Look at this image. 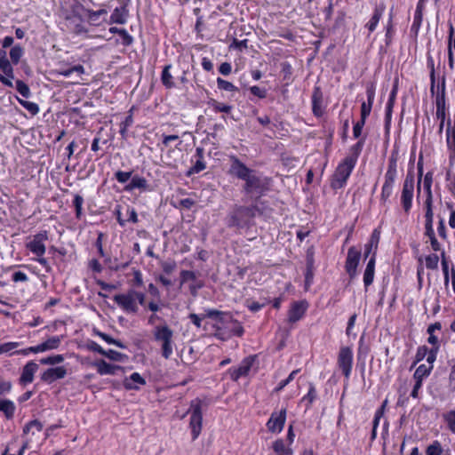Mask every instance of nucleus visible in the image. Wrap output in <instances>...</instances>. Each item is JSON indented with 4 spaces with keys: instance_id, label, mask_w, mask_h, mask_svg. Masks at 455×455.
Returning a JSON list of instances; mask_svg holds the SVG:
<instances>
[{
    "instance_id": "2eb2a0df",
    "label": "nucleus",
    "mask_w": 455,
    "mask_h": 455,
    "mask_svg": "<svg viewBox=\"0 0 455 455\" xmlns=\"http://www.w3.org/2000/svg\"><path fill=\"white\" fill-rule=\"evenodd\" d=\"M230 159L232 162L229 170L230 174L235 175L238 179L245 181V180L251 172H253V171L243 164L236 156H231Z\"/></svg>"
},
{
    "instance_id": "79ce46f5",
    "label": "nucleus",
    "mask_w": 455,
    "mask_h": 455,
    "mask_svg": "<svg viewBox=\"0 0 455 455\" xmlns=\"http://www.w3.org/2000/svg\"><path fill=\"white\" fill-rule=\"evenodd\" d=\"M95 333L99 337H100L103 340H105L108 344L116 345V347H118L120 348H126V346L124 344H123L120 340L115 339L104 332L97 331Z\"/></svg>"
},
{
    "instance_id": "dca6fc26",
    "label": "nucleus",
    "mask_w": 455,
    "mask_h": 455,
    "mask_svg": "<svg viewBox=\"0 0 455 455\" xmlns=\"http://www.w3.org/2000/svg\"><path fill=\"white\" fill-rule=\"evenodd\" d=\"M66 375L67 369L64 366H57L45 370L41 375V379L50 384L57 379L65 378Z\"/></svg>"
},
{
    "instance_id": "412c9836",
    "label": "nucleus",
    "mask_w": 455,
    "mask_h": 455,
    "mask_svg": "<svg viewBox=\"0 0 455 455\" xmlns=\"http://www.w3.org/2000/svg\"><path fill=\"white\" fill-rule=\"evenodd\" d=\"M446 142L450 154V161L452 162L455 160V122L454 124L451 125V119H448L447 122V129H446Z\"/></svg>"
},
{
    "instance_id": "ea45409f",
    "label": "nucleus",
    "mask_w": 455,
    "mask_h": 455,
    "mask_svg": "<svg viewBox=\"0 0 455 455\" xmlns=\"http://www.w3.org/2000/svg\"><path fill=\"white\" fill-rule=\"evenodd\" d=\"M64 361L62 355H55L40 359V363L45 365H56Z\"/></svg>"
},
{
    "instance_id": "423d86ee",
    "label": "nucleus",
    "mask_w": 455,
    "mask_h": 455,
    "mask_svg": "<svg viewBox=\"0 0 455 455\" xmlns=\"http://www.w3.org/2000/svg\"><path fill=\"white\" fill-rule=\"evenodd\" d=\"M397 176L396 162L391 159L387 172L385 174V180L381 189L380 200L383 204L388 200L393 193L395 181Z\"/></svg>"
},
{
    "instance_id": "a18cd8bd",
    "label": "nucleus",
    "mask_w": 455,
    "mask_h": 455,
    "mask_svg": "<svg viewBox=\"0 0 455 455\" xmlns=\"http://www.w3.org/2000/svg\"><path fill=\"white\" fill-rule=\"evenodd\" d=\"M213 327L215 329L214 335L217 339L227 340L230 338L229 333L226 331V329H224V326L221 323H215Z\"/></svg>"
},
{
    "instance_id": "69168bd1",
    "label": "nucleus",
    "mask_w": 455,
    "mask_h": 455,
    "mask_svg": "<svg viewBox=\"0 0 455 455\" xmlns=\"http://www.w3.org/2000/svg\"><path fill=\"white\" fill-rule=\"evenodd\" d=\"M250 91L253 95H255L260 99H264L267 95V92L264 89H261L260 87L256 86V85L251 86L250 88Z\"/></svg>"
},
{
    "instance_id": "f257e3e1",
    "label": "nucleus",
    "mask_w": 455,
    "mask_h": 455,
    "mask_svg": "<svg viewBox=\"0 0 455 455\" xmlns=\"http://www.w3.org/2000/svg\"><path fill=\"white\" fill-rule=\"evenodd\" d=\"M355 166V156H346L344 160L337 166L332 179L331 187L333 189L342 188L349 178L352 171Z\"/></svg>"
},
{
    "instance_id": "7c9ffc66",
    "label": "nucleus",
    "mask_w": 455,
    "mask_h": 455,
    "mask_svg": "<svg viewBox=\"0 0 455 455\" xmlns=\"http://www.w3.org/2000/svg\"><path fill=\"white\" fill-rule=\"evenodd\" d=\"M272 448L275 454L292 455V449L286 445L283 439H278L273 443Z\"/></svg>"
},
{
    "instance_id": "49530a36",
    "label": "nucleus",
    "mask_w": 455,
    "mask_h": 455,
    "mask_svg": "<svg viewBox=\"0 0 455 455\" xmlns=\"http://www.w3.org/2000/svg\"><path fill=\"white\" fill-rule=\"evenodd\" d=\"M211 106L216 112H223V113H229L232 109V107L229 105H226L224 103H220L217 100H212L211 101Z\"/></svg>"
},
{
    "instance_id": "864d4df0",
    "label": "nucleus",
    "mask_w": 455,
    "mask_h": 455,
    "mask_svg": "<svg viewBox=\"0 0 455 455\" xmlns=\"http://www.w3.org/2000/svg\"><path fill=\"white\" fill-rule=\"evenodd\" d=\"M443 419L448 425L449 429L452 432L455 429V411H451L443 415Z\"/></svg>"
},
{
    "instance_id": "7ed1b4c3",
    "label": "nucleus",
    "mask_w": 455,
    "mask_h": 455,
    "mask_svg": "<svg viewBox=\"0 0 455 455\" xmlns=\"http://www.w3.org/2000/svg\"><path fill=\"white\" fill-rule=\"evenodd\" d=\"M254 217V210L251 207L236 206L228 215V226L229 228H243L248 226Z\"/></svg>"
},
{
    "instance_id": "c9c22d12",
    "label": "nucleus",
    "mask_w": 455,
    "mask_h": 455,
    "mask_svg": "<svg viewBox=\"0 0 455 455\" xmlns=\"http://www.w3.org/2000/svg\"><path fill=\"white\" fill-rule=\"evenodd\" d=\"M170 68L171 65L165 66L161 76L162 83L166 88L174 87V82L172 80V76L170 73Z\"/></svg>"
},
{
    "instance_id": "de8ad7c7",
    "label": "nucleus",
    "mask_w": 455,
    "mask_h": 455,
    "mask_svg": "<svg viewBox=\"0 0 455 455\" xmlns=\"http://www.w3.org/2000/svg\"><path fill=\"white\" fill-rule=\"evenodd\" d=\"M427 455H442L443 448L438 441H435L427 449Z\"/></svg>"
},
{
    "instance_id": "39448f33",
    "label": "nucleus",
    "mask_w": 455,
    "mask_h": 455,
    "mask_svg": "<svg viewBox=\"0 0 455 455\" xmlns=\"http://www.w3.org/2000/svg\"><path fill=\"white\" fill-rule=\"evenodd\" d=\"M189 411L191 413L189 427L191 428L192 438L196 440L202 430V401L199 399L193 400L190 404Z\"/></svg>"
},
{
    "instance_id": "4468645a",
    "label": "nucleus",
    "mask_w": 455,
    "mask_h": 455,
    "mask_svg": "<svg viewBox=\"0 0 455 455\" xmlns=\"http://www.w3.org/2000/svg\"><path fill=\"white\" fill-rule=\"evenodd\" d=\"M254 359L251 356L244 358L238 367H233L228 370V372L230 373V377L233 380L236 381L241 377L246 376L252 364H253Z\"/></svg>"
},
{
    "instance_id": "f03ea898",
    "label": "nucleus",
    "mask_w": 455,
    "mask_h": 455,
    "mask_svg": "<svg viewBox=\"0 0 455 455\" xmlns=\"http://www.w3.org/2000/svg\"><path fill=\"white\" fill-rule=\"evenodd\" d=\"M153 335L155 339L161 343L162 356L169 359L173 353V331L164 323L156 326Z\"/></svg>"
},
{
    "instance_id": "58836bf2",
    "label": "nucleus",
    "mask_w": 455,
    "mask_h": 455,
    "mask_svg": "<svg viewBox=\"0 0 455 455\" xmlns=\"http://www.w3.org/2000/svg\"><path fill=\"white\" fill-rule=\"evenodd\" d=\"M24 53V50L20 45H14L10 51V58L12 62L16 65L19 63Z\"/></svg>"
},
{
    "instance_id": "774afa93",
    "label": "nucleus",
    "mask_w": 455,
    "mask_h": 455,
    "mask_svg": "<svg viewBox=\"0 0 455 455\" xmlns=\"http://www.w3.org/2000/svg\"><path fill=\"white\" fill-rule=\"evenodd\" d=\"M12 281L17 282H27L28 281V275L21 271H17L12 274Z\"/></svg>"
},
{
    "instance_id": "bb28decb",
    "label": "nucleus",
    "mask_w": 455,
    "mask_h": 455,
    "mask_svg": "<svg viewBox=\"0 0 455 455\" xmlns=\"http://www.w3.org/2000/svg\"><path fill=\"white\" fill-rule=\"evenodd\" d=\"M135 188L148 190V180L144 177L139 175L132 176L131 182L124 187V190L130 192Z\"/></svg>"
},
{
    "instance_id": "ddd939ff",
    "label": "nucleus",
    "mask_w": 455,
    "mask_h": 455,
    "mask_svg": "<svg viewBox=\"0 0 455 455\" xmlns=\"http://www.w3.org/2000/svg\"><path fill=\"white\" fill-rule=\"evenodd\" d=\"M286 419V410L283 409L279 412H273L269 418L267 427L272 433H280L284 426Z\"/></svg>"
},
{
    "instance_id": "8fccbe9b",
    "label": "nucleus",
    "mask_w": 455,
    "mask_h": 455,
    "mask_svg": "<svg viewBox=\"0 0 455 455\" xmlns=\"http://www.w3.org/2000/svg\"><path fill=\"white\" fill-rule=\"evenodd\" d=\"M16 90L25 98L31 94L29 87L21 80L16 81Z\"/></svg>"
},
{
    "instance_id": "9d476101",
    "label": "nucleus",
    "mask_w": 455,
    "mask_h": 455,
    "mask_svg": "<svg viewBox=\"0 0 455 455\" xmlns=\"http://www.w3.org/2000/svg\"><path fill=\"white\" fill-rule=\"evenodd\" d=\"M338 366L346 379H349L353 366V352L349 347H341L338 355Z\"/></svg>"
},
{
    "instance_id": "b1692460",
    "label": "nucleus",
    "mask_w": 455,
    "mask_h": 455,
    "mask_svg": "<svg viewBox=\"0 0 455 455\" xmlns=\"http://www.w3.org/2000/svg\"><path fill=\"white\" fill-rule=\"evenodd\" d=\"M367 102L363 101L361 106V119L366 120L371 111L375 92L372 87H368L367 91Z\"/></svg>"
},
{
    "instance_id": "6ab92c4d",
    "label": "nucleus",
    "mask_w": 455,
    "mask_h": 455,
    "mask_svg": "<svg viewBox=\"0 0 455 455\" xmlns=\"http://www.w3.org/2000/svg\"><path fill=\"white\" fill-rule=\"evenodd\" d=\"M38 368V364L34 361H29L27 363L22 369V372L20 377V383L22 385H27L33 382L34 374L37 371Z\"/></svg>"
},
{
    "instance_id": "20e7f679",
    "label": "nucleus",
    "mask_w": 455,
    "mask_h": 455,
    "mask_svg": "<svg viewBox=\"0 0 455 455\" xmlns=\"http://www.w3.org/2000/svg\"><path fill=\"white\" fill-rule=\"evenodd\" d=\"M48 240V234L46 231H42L33 236V238L27 243V248L38 258L36 261L44 267L48 269L49 264L44 254L45 253V241Z\"/></svg>"
},
{
    "instance_id": "13d9d810",
    "label": "nucleus",
    "mask_w": 455,
    "mask_h": 455,
    "mask_svg": "<svg viewBox=\"0 0 455 455\" xmlns=\"http://www.w3.org/2000/svg\"><path fill=\"white\" fill-rule=\"evenodd\" d=\"M118 35L120 36L124 45H130L132 44L133 38L125 29L118 31Z\"/></svg>"
},
{
    "instance_id": "4c0bfd02",
    "label": "nucleus",
    "mask_w": 455,
    "mask_h": 455,
    "mask_svg": "<svg viewBox=\"0 0 455 455\" xmlns=\"http://www.w3.org/2000/svg\"><path fill=\"white\" fill-rule=\"evenodd\" d=\"M227 314L215 310V309H207L205 310V314L204 315V318L208 317L216 320V323H221L224 320Z\"/></svg>"
},
{
    "instance_id": "6e6d98bb",
    "label": "nucleus",
    "mask_w": 455,
    "mask_h": 455,
    "mask_svg": "<svg viewBox=\"0 0 455 455\" xmlns=\"http://www.w3.org/2000/svg\"><path fill=\"white\" fill-rule=\"evenodd\" d=\"M196 279V274L193 271L182 270L180 273V283L183 284L188 281Z\"/></svg>"
},
{
    "instance_id": "473e14b6",
    "label": "nucleus",
    "mask_w": 455,
    "mask_h": 455,
    "mask_svg": "<svg viewBox=\"0 0 455 455\" xmlns=\"http://www.w3.org/2000/svg\"><path fill=\"white\" fill-rule=\"evenodd\" d=\"M43 430V424L37 420L34 419L29 421L23 428V435H28L31 433L35 435L36 433H40Z\"/></svg>"
},
{
    "instance_id": "c03bdc74",
    "label": "nucleus",
    "mask_w": 455,
    "mask_h": 455,
    "mask_svg": "<svg viewBox=\"0 0 455 455\" xmlns=\"http://www.w3.org/2000/svg\"><path fill=\"white\" fill-rule=\"evenodd\" d=\"M217 85L220 90L227 92H237L238 89L232 83L226 81L220 77L217 78Z\"/></svg>"
},
{
    "instance_id": "338daca9",
    "label": "nucleus",
    "mask_w": 455,
    "mask_h": 455,
    "mask_svg": "<svg viewBox=\"0 0 455 455\" xmlns=\"http://www.w3.org/2000/svg\"><path fill=\"white\" fill-rule=\"evenodd\" d=\"M127 221L137 223L139 221L138 220V214L134 208L128 207L127 208Z\"/></svg>"
},
{
    "instance_id": "6e6552de",
    "label": "nucleus",
    "mask_w": 455,
    "mask_h": 455,
    "mask_svg": "<svg viewBox=\"0 0 455 455\" xmlns=\"http://www.w3.org/2000/svg\"><path fill=\"white\" fill-rule=\"evenodd\" d=\"M270 180L268 178H262L251 172L245 180L244 190L247 193L263 194L268 189Z\"/></svg>"
},
{
    "instance_id": "f3484780",
    "label": "nucleus",
    "mask_w": 455,
    "mask_h": 455,
    "mask_svg": "<svg viewBox=\"0 0 455 455\" xmlns=\"http://www.w3.org/2000/svg\"><path fill=\"white\" fill-rule=\"evenodd\" d=\"M307 308L306 301H295L291 304L288 312V321L290 323H296L300 320Z\"/></svg>"
},
{
    "instance_id": "a878e982",
    "label": "nucleus",
    "mask_w": 455,
    "mask_h": 455,
    "mask_svg": "<svg viewBox=\"0 0 455 455\" xmlns=\"http://www.w3.org/2000/svg\"><path fill=\"white\" fill-rule=\"evenodd\" d=\"M375 252H373V255L369 259L363 273V283L366 288L373 283L375 273Z\"/></svg>"
},
{
    "instance_id": "e2e57ef3",
    "label": "nucleus",
    "mask_w": 455,
    "mask_h": 455,
    "mask_svg": "<svg viewBox=\"0 0 455 455\" xmlns=\"http://www.w3.org/2000/svg\"><path fill=\"white\" fill-rule=\"evenodd\" d=\"M365 121L366 120H363V119H360V121H358L355 125H354V128H353V135L355 138H359L361 133H362V130L364 126V124H365Z\"/></svg>"
},
{
    "instance_id": "f8f14e48",
    "label": "nucleus",
    "mask_w": 455,
    "mask_h": 455,
    "mask_svg": "<svg viewBox=\"0 0 455 455\" xmlns=\"http://www.w3.org/2000/svg\"><path fill=\"white\" fill-rule=\"evenodd\" d=\"M414 191L413 176L407 175L403 185L401 202L405 212H409L412 205V197Z\"/></svg>"
},
{
    "instance_id": "aec40b11",
    "label": "nucleus",
    "mask_w": 455,
    "mask_h": 455,
    "mask_svg": "<svg viewBox=\"0 0 455 455\" xmlns=\"http://www.w3.org/2000/svg\"><path fill=\"white\" fill-rule=\"evenodd\" d=\"M92 365L100 375H115L117 371H123V367L108 363L104 360L95 362Z\"/></svg>"
},
{
    "instance_id": "4be33fe9",
    "label": "nucleus",
    "mask_w": 455,
    "mask_h": 455,
    "mask_svg": "<svg viewBox=\"0 0 455 455\" xmlns=\"http://www.w3.org/2000/svg\"><path fill=\"white\" fill-rule=\"evenodd\" d=\"M130 2V0H122L123 4L120 7H116L111 16V22L116 24H124L126 22L127 18V9L126 5Z\"/></svg>"
},
{
    "instance_id": "bf43d9fd",
    "label": "nucleus",
    "mask_w": 455,
    "mask_h": 455,
    "mask_svg": "<svg viewBox=\"0 0 455 455\" xmlns=\"http://www.w3.org/2000/svg\"><path fill=\"white\" fill-rule=\"evenodd\" d=\"M73 203H74V206L76 208V217L79 218L82 213V206L84 204V198L81 196L76 195L74 198Z\"/></svg>"
},
{
    "instance_id": "72a5a7b5",
    "label": "nucleus",
    "mask_w": 455,
    "mask_h": 455,
    "mask_svg": "<svg viewBox=\"0 0 455 455\" xmlns=\"http://www.w3.org/2000/svg\"><path fill=\"white\" fill-rule=\"evenodd\" d=\"M432 366H427L426 364H420L413 374L415 381L422 383L423 379L430 374Z\"/></svg>"
},
{
    "instance_id": "cd10ccee",
    "label": "nucleus",
    "mask_w": 455,
    "mask_h": 455,
    "mask_svg": "<svg viewBox=\"0 0 455 455\" xmlns=\"http://www.w3.org/2000/svg\"><path fill=\"white\" fill-rule=\"evenodd\" d=\"M15 411L16 406L12 401L9 399H0V411L7 419H12L14 417Z\"/></svg>"
},
{
    "instance_id": "3c124183",
    "label": "nucleus",
    "mask_w": 455,
    "mask_h": 455,
    "mask_svg": "<svg viewBox=\"0 0 455 455\" xmlns=\"http://www.w3.org/2000/svg\"><path fill=\"white\" fill-rule=\"evenodd\" d=\"M439 257L436 254H431L426 257V267L428 269H436L438 267Z\"/></svg>"
},
{
    "instance_id": "052dcab7",
    "label": "nucleus",
    "mask_w": 455,
    "mask_h": 455,
    "mask_svg": "<svg viewBox=\"0 0 455 455\" xmlns=\"http://www.w3.org/2000/svg\"><path fill=\"white\" fill-rule=\"evenodd\" d=\"M12 385L11 381L1 380L0 381V396L4 395L12 390Z\"/></svg>"
},
{
    "instance_id": "a19ab883",
    "label": "nucleus",
    "mask_w": 455,
    "mask_h": 455,
    "mask_svg": "<svg viewBox=\"0 0 455 455\" xmlns=\"http://www.w3.org/2000/svg\"><path fill=\"white\" fill-rule=\"evenodd\" d=\"M299 369L292 371L285 379H283L282 381H280V383L274 389V391L275 393H278L281 390H283L288 384H290L294 379L295 376L299 373Z\"/></svg>"
},
{
    "instance_id": "5fc2aeb1",
    "label": "nucleus",
    "mask_w": 455,
    "mask_h": 455,
    "mask_svg": "<svg viewBox=\"0 0 455 455\" xmlns=\"http://www.w3.org/2000/svg\"><path fill=\"white\" fill-rule=\"evenodd\" d=\"M132 172L117 171L115 177L119 183H126L132 178Z\"/></svg>"
},
{
    "instance_id": "c85d7f7f",
    "label": "nucleus",
    "mask_w": 455,
    "mask_h": 455,
    "mask_svg": "<svg viewBox=\"0 0 455 455\" xmlns=\"http://www.w3.org/2000/svg\"><path fill=\"white\" fill-rule=\"evenodd\" d=\"M312 106L315 116H321L323 115L322 92L319 88H315L313 92Z\"/></svg>"
},
{
    "instance_id": "1a4fd4ad",
    "label": "nucleus",
    "mask_w": 455,
    "mask_h": 455,
    "mask_svg": "<svg viewBox=\"0 0 455 455\" xmlns=\"http://www.w3.org/2000/svg\"><path fill=\"white\" fill-rule=\"evenodd\" d=\"M61 339H62L61 336H52L37 346L29 347L28 348L21 349V350H17V351L13 352V354H20L23 355H27L29 353H41V352H45L48 350L56 349L60 347V345L61 343Z\"/></svg>"
},
{
    "instance_id": "603ef678",
    "label": "nucleus",
    "mask_w": 455,
    "mask_h": 455,
    "mask_svg": "<svg viewBox=\"0 0 455 455\" xmlns=\"http://www.w3.org/2000/svg\"><path fill=\"white\" fill-rule=\"evenodd\" d=\"M20 347L19 342H7L0 345V354H12V351Z\"/></svg>"
},
{
    "instance_id": "c756f323",
    "label": "nucleus",
    "mask_w": 455,
    "mask_h": 455,
    "mask_svg": "<svg viewBox=\"0 0 455 455\" xmlns=\"http://www.w3.org/2000/svg\"><path fill=\"white\" fill-rule=\"evenodd\" d=\"M0 69L8 77L14 78L13 68L6 57V52L4 50L0 52Z\"/></svg>"
},
{
    "instance_id": "9b49d317",
    "label": "nucleus",
    "mask_w": 455,
    "mask_h": 455,
    "mask_svg": "<svg viewBox=\"0 0 455 455\" xmlns=\"http://www.w3.org/2000/svg\"><path fill=\"white\" fill-rule=\"evenodd\" d=\"M361 250L352 246L347 251L345 263V268L350 279H354L357 275V267L361 259Z\"/></svg>"
},
{
    "instance_id": "a211bd4d",
    "label": "nucleus",
    "mask_w": 455,
    "mask_h": 455,
    "mask_svg": "<svg viewBox=\"0 0 455 455\" xmlns=\"http://www.w3.org/2000/svg\"><path fill=\"white\" fill-rule=\"evenodd\" d=\"M221 324L224 326V329H226V331L229 333L230 338L234 335L240 337L243 334V328L241 323L238 321L233 319L228 314L222 321Z\"/></svg>"
},
{
    "instance_id": "f704fd0d",
    "label": "nucleus",
    "mask_w": 455,
    "mask_h": 455,
    "mask_svg": "<svg viewBox=\"0 0 455 455\" xmlns=\"http://www.w3.org/2000/svg\"><path fill=\"white\" fill-rule=\"evenodd\" d=\"M317 397V393L315 387L313 383H309V389L306 395H304L301 399V403L306 402L307 403V409L310 408L311 404L314 403V401Z\"/></svg>"
},
{
    "instance_id": "e433bc0d",
    "label": "nucleus",
    "mask_w": 455,
    "mask_h": 455,
    "mask_svg": "<svg viewBox=\"0 0 455 455\" xmlns=\"http://www.w3.org/2000/svg\"><path fill=\"white\" fill-rule=\"evenodd\" d=\"M381 16H382V10L376 8L374 10L373 15L371 18L370 21L366 24V27L368 28L370 32H372L375 30Z\"/></svg>"
},
{
    "instance_id": "37998d69",
    "label": "nucleus",
    "mask_w": 455,
    "mask_h": 455,
    "mask_svg": "<svg viewBox=\"0 0 455 455\" xmlns=\"http://www.w3.org/2000/svg\"><path fill=\"white\" fill-rule=\"evenodd\" d=\"M19 103L26 108L30 114L36 115L39 112V107L36 103L24 100L18 98Z\"/></svg>"
},
{
    "instance_id": "5701e85b",
    "label": "nucleus",
    "mask_w": 455,
    "mask_h": 455,
    "mask_svg": "<svg viewBox=\"0 0 455 455\" xmlns=\"http://www.w3.org/2000/svg\"><path fill=\"white\" fill-rule=\"evenodd\" d=\"M146 384V380L138 372H133L130 377L124 380V387L127 390H138Z\"/></svg>"
},
{
    "instance_id": "09e8293b",
    "label": "nucleus",
    "mask_w": 455,
    "mask_h": 455,
    "mask_svg": "<svg viewBox=\"0 0 455 455\" xmlns=\"http://www.w3.org/2000/svg\"><path fill=\"white\" fill-rule=\"evenodd\" d=\"M104 356L116 362H121L126 357L125 355L112 349L105 350Z\"/></svg>"
},
{
    "instance_id": "680f3d73",
    "label": "nucleus",
    "mask_w": 455,
    "mask_h": 455,
    "mask_svg": "<svg viewBox=\"0 0 455 455\" xmlns=\"http://www.w3.org/2000/svg\"><path fill=\"white\" fill-rule=\"evenodd\" d=\"M363 141L360 140L351 148V153L347 156H355V163L357 162L358 156L362 150Z\"/></svg>"
},
{
    "instance_id": "4d7b16f0",
    "label": "nucleus",
    "mask_w": 455,
    "mask_h": 455,
    "mask_svg": "<svg viewBox=\"0 0 455 455\" xmlns=\"http://www.w3.org/2000/svg\"><path fill=\"white\" fill-rule=\"evenodd\" d=\"M426 214H434L433 212V195L432 191L427 192V198L425 201Z\"/></svg>"
},
{
    "instance_id": "0e129e2a",
    "label": "nucleus",
    "mask_w": 455,
    "mask_h": 455,
    "mask_svg": "<svg viewBox=\"0 0 455 455\" xmlns=\"http://www.w3.org/2000/svg\"><path fill=\"white\" fill-rule=\"evenodd\" d=\"M162 268L164 273L171 274L176 268V263L174 261H164L162 263Z\"/></svg>"
},
{
    "instance_id": "393cba45",
    "label": "nucleus",
    "mask_w": 455,
    "mask_h": 455,
    "mask_svg": "<svg viewBox=\"0 0 455 455\" xmlns=\"http://www.w3.org/2000/svg\"><path fill=\"white\" fill-rule=\"evenodd\" d=\"M196 157L197 158L194 165L188 172V175L199 173L206 168L204 158V150L203 148H196Z\"/></svg>"
},
{
    "instance_id": "2f4dec72",
    "label": "nucleus",
    "mask_w": 455,
    "mask_h": 455,
    "mask_svg": "<svg viewBox=\"0 0 455 455\" xmlns=\"http://www.w3.org/2000/svg\"><path fill=\"white\" fill-rule=\"evenodd\" d=\"M84 68L82 65H76L69 68H60L55 70L56 74L62 76L64 77H69L73 73H76L78 76H82L84 74Z\"/></svg>"
},
{
    "instance_id": "0eeeda50",
    "label": "nucleus",
    "mask_w": 455,
    "mask_h": 455,
    "mask_svg": "<svg viewBox=\"0 0 455 455\" xmlns=\"http://www.w3.org/2000/svg\"><path fill=\"white\" fill-rule=\"evenodd\" d=\"M113 300L127 314H137L139 311V306L133 295V289H130L124 293L116 294Z\"/></svg>"
}]
</instances>
